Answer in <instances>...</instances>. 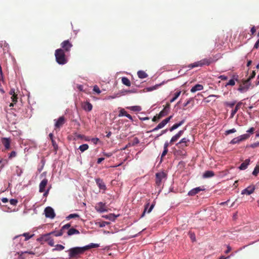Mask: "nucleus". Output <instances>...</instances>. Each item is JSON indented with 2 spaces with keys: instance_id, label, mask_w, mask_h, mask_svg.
I'll return each mask as SVG.
<instances>
[{
  "instance_id": "f257e3e1",
  "label": "nucleus",
  "mask_w": 259,
  "mask_h": 259,
  "mask_svg": "<svg viewBox=\"0 0 259 259\" xmlns=\"http://www.w3.org/2000/svg\"><path fill=\"white\" fill-rule=\"evenodd\" d=\"M99 247V244L91 243L83 247H75L67 250L70 259H77L85 251L92 248Z\"/></svg>"
},
{
  "instance_id": "f03ea898",
  "label": "nucleus",
  "mask_w": 259,
  "mask_h": 259,
  "mask_svg": "<svg viewBox=\"0 0 259 259\" xmlns=\"http://www.w3.org/2000/svg\"><path fill=\"white\" fill-rule=\"evenodd\" d=\"M55 56L56 62L60 65H64L68 62L65 52L62 49H58L55 51Z\"/></svg>"
},
{
  "instance_id": "7ed1b4c3",
  "label": "nucleus",
  "mask_w": 259,
  "mask_h": 259,
  "mask_svg": "<svg viewBox=\"0 0 259 259\" xmlns=\"http://www.w3.org/2000/svg\"><path fill=\"white\" fill-rule=\"evenodd\" d=\"M242 105V102H239L238 103H236V101L226 102L224 103V105L228 109V111L229 109H231V113H236Z\"/></svg>"
},
{
  "instance_id": "20e7f679",
  "label": "nucleus",
  "mask_w": 259,
  "mask_h": 259,
  "mask_svg": "<svg viewBox=\"0 0 259 259\" xmlns=\"http://www.w3.org/2000/svg\"><path fill=\"white\" fill-rule=\"evenodd\" d=\"M213 60L212 58H205L199 61L195 62L193 63L189 64L188 67L190 69H192L197 67H202L204 65H209L212 63Z\"/></svg>"
},
{
  "instance_id": "39448f33",
  "label": "nucleus",
  "mask_w": 259,
  "mask_h": 259,
  "mask_svg": "<svg viewBox=\"0 0 259 259\" xmlns=\"http://www.w3.org/2000/svg\"><path fill=\"white\" fill-rule=\"evenodd\" d=\"M54 232H52L41 235L40 237L37 239V240L40 242L41 244L44 242H48V244L51 246L54 245V242L53 239L51 237V234H54Z\"/></svg>"
},
{
  "instance_id": "423d86ee",
  "label": "nucleus",
  "mask_w": 259,
  "mask_h": 259,
  "mask_svg": "<svg viewBox=\"0 0 259 259\" xmlns=\"http://www.w3.org/2000/svg\"><path fill=\"white\" fill-rule=\"evenodd\" d=\"M61 46L64 52L67 53L70 51L73 45L69 40H65L61 44Z\"/></svg>"
},
{
  "instance_id": "0eeeda50",
  "label": "nucleus",
  "mask_w": 259,
  "mask_h": 259,
  "mask_svg": "<svg viewBox=\"0 0 259 259\" xmlns=\"http://www.w3.org/2000/svg\"><path fill=\"white\" fill-rule=\"evenodd\" d=\"M171 118H172V116H170L169 117L163 120L155 128H154L153 129H152V130H151L150 131L147 132V133L155 132L156 131H157L159 129L162 128L169 121V120H170V119Z\"/></svg>"
},
{
  "instance_id": "6e6552de",
  "label": "nucleus",
  "mask_w": 259,
  "mask_h": 259,
  "mask_svg": "<svg viewBox=\"0 0 259 259\" xmlns=\"http://www.w3.org/2000/svg\"><path fill=\"white\" fill-rule=\"evenodd\" d=\"M250 137L249 134H245L242 135H241L237 138H235L232 139L230 142L231 144H235L237 143H239L240 142L243 141L244 140H247Z\"/></svg>"
},
{
  "instance_id": "1a4fd4ad",
  "label": "nucleus",
  "mask_w": 259,
  "mask_h": 259,
  "mask_svg": "<svg viewBox=\"0 0 259 259\" xmlns=\"http://www.w3.org/2000/svg\"><path fill=\"white\" fill-rule=\"evenodd\" d=\"M33 236H34V234L30 235L29 233H25L23 234L22 235L16 236L14 238V243H17L18 242L20 241L21 240L22 236L25 237L24 240L27 241L28 239H29L30 238H31Z\"/></svg>"
},
{
  "instance_id": "9d476101",
  "label": "nucleus",
  "mask_w": 259,
  "mask_h": 259,
  "mask_svg": "<svg viewBox=\"0 0 259 259\" xmlns=\"http://www.w3.org/2000/svg\"><path fill=\"white\" fill-rule=\"evenodd\" d=\"M166 175L164 172H157L156 174V184L157 186H160L162 183V180L165 179Z\"/></svg>"
},
{
  "instance_id": "9b49d317",
  "label": "nucleus",
  "mask_w": 259,
  "mask_h": 259,
  "mask_svg": "<svg viewBox=\"0 0 259 259\" xmlns=\"http://www.w3.org/2000/svg\"><path fill=\"white\" fill-rule=\"evenodd\" d=\"M190 142V140L186 138H184L180 140L179 142H178L176 146L178 148L183 149L185 147H187L188 146V143Z\"/></svg>"
},
{
  "instance_id": "f8f14e48",
  "label": "nucleus",
  "mask_w": 259,
  "mask_h": 259,
  "mask_svg": "<svg viewBox=\"0 0 259 259\" xmlns=\"http://www.w3.org/2000/svg\"><path fill=\"white\" fill-rule=\"evenodd\" d=\"M45 213L47 218L54 219L55 217V213L54 212V210L50 206H48L45 208Z\"/></svg>"
},
{
  "instance_id": "ddd939ff",
  "label": "nucleus",
  "mask_w": 259,
  "mask_h": 259,
  "mask_svg": "<svg viewBox=\"0 0 259 259\" xmlns=\"http://www.w3.org/2000/svg\"><path fill=\"white\" fill-rule=\"evenodd\" d=\"M55 122V126L56 128H60L65 122V119L63 116H60L57 119H54Z\"/></svg>"
},
{
  "instance_id": "4468645a",
  "label": "nucleus",
  "mask_w": 259,
  "mask_h": 259,
  "mask_svg": "<svg viewBox=\"0 0 259 259\" xmlns=\"http://www.w3.org/2000/svg\"><path fill=\"white\" fill-rule=\"evenodd\" d=\"M250 86V83L249 82H247L246 80H245L243 81L242 84L239 85L238 90L240 92H245L249 89Z\"/></svg>"
},
{
  "instance_id": "2eb2a0df",
  "label": "nucleus",
  "mask_w": 259,
  "mask_h": 259,
  "mask_svg": "<svg viewBox=\"0 0 259 259\" xmlns=\"http://www.w3.org/2000/svg\"><path fill=\"white\" fill-rule=\"evenodd\" d=\"M95 209L97 211L100 212H103L107 210V206L105 204L102 202H99L96 204Z\"/></svg>"
},
{
  "instance_id": "dca6fc26",
  "label": "nucleus",
  "mask_w": 259,
  "mask_h": 259,
  "mask_svg": "<svg viewBox=\"0 0 259 259\" xmlns=\"http://www.w3.org/2000/svg\"><path fill=\"white\" fill-rule=\"evenodd\" d=\"M150 203L148 202L145 205V208L142 214L141 217H143L145 213L147 212L149 213L155 206V202H153L150 206Z\"/></svg>"
},
{
  "instance_id": "f3484780",
  "label": "nucleus",
  "mask_w": 259,
  "mask_h": 259,
  "mask_svg": "<svg viewBox=\"0 0 259 259\" xmlns=\"http://www.w3.org/2000/svg\"><path fill=\"white\" fill-rule=\"evenodd\" d=\"M194 104V98H191L187 101L186 103H185L183 105V109L186 110L188 108H192Z\"/></svg>"
},
{
  "instance_id": "a211bd4d",
  "label": "nucleus",
  "mask_w": 259,
  "mask_h": 259,
  "mask_svg": "<svg viewBox=\"0 0 259 259\" xmlns=\"http://www.w3.org/2000/svg\"><path fill=\"white\" fill-rule=\"evenodd\" d=\"M255 190V186L253 185H251L247 187L246 188L243 190L241 192V194L242 195H250L253 193Z\"/></svg>"
},
{
  "instance_id": "6ab92c4d",
  "label": "nucleus",
  "mask_w": 259,
  "mask_h": 259,
  "mask_svg": "<svg viewBox=\"0 0 259 259\" xmlns=\"http://www.w3.org/2000/svg\"><path fill=\"white\" fill-rule=\"evenodd\" d=\"M48 184V180L44 179L42 180L39 185V191L40 192H43L45 191V188Z\"/></svg>"
},
{
  "instance_id": "aec40b11",
  "label": "nucleus",
  "mask_w": 259,
  "mask_h": 259,
  "mask_svg": "<svg viewBox=\"0 0 259 259\" xmlns=\"http://www.w3.org/2000/svg\"><path fill=\"white\" fill-rule=\"evenodd\" d=\"M204 189L201 188L200 187L195 188L188 192V195L194 196L196 194H198L201 191L204 190Z\"/></svg>"
},
{
  "instance_id": "412c9836",
  "label": "nucleus",
  "mask_w": 259,
  "mask_h": 259,
  "mask_svg": "<svg viewBox=\"0 0 259 259\" xmlns=\"http://www.w3.org/2000/svg\"><path fill=\"white\" fill-rule=\"evenodd\" d=\"M82 107L85 111L89 112L92 109L93 106L90 103L85 102L82 104Z\"/></svg>"
},
{
  "instance_id": "4be33fe9",
  "label": "nucleus",
  "mask_w": 259,
  "mask_h": 259,
  "mask_svg": "<svg viewBox=\"0 0 259 259\" xmlns=\"http://www.w3.org/2000/svg\"><path fill=\"white\" fill-rule=\"evenodd\" d=\"M203 89V86L200 84H197L192 87L190 90L191 93H195L197 91H201Z\"/></svg>"
},
{
  "instance_id": "5701e85b",
  "label": "nucleus",
  "mask_w": 259,
  "mask_h": 259,
  "mask_svg": "<svg viewBox=\"0 0 259 259\" xmlns=\"http://www.w3.org/2000/svg\"><path fill=\"white\" fill-rule=\"evenodd\" d=\"M185 121V119H182L181 121H180V122H179L178 123H175L170 128H169V131L170 132H172L174 130L177 129V128H178L179 126H180L181 125H182Z\"/></svg>"
},
{
  "instance_id": "b1692460",
  "label": "nucleus",
  "mask_w": 259,
  "mask_h": 259,
  "mask_svg": "<svg viewBox=\"0 0 259 259\" xmlns=\"http://www.w3.org/2000/svg\"><path fill=\"white\" fill-rule=\"evenodd\" d=\"M96 183L100 189L105 190L106 186L103 181L100 179H97L96 180Z\"/></svg>"
},
{
  "instance_id": "393cba45",
  "label": "nucleus",
  "mask_w": 259,
  "mask_h": 259,
  "mask_svg": "<svg viewBox=\"0 0 259 259\" xmlns=\"http://www.w3.org/2000/svg\"><path fill=\"white\" fill-rule=\"evenodd\" d=\"M2 143L6 149L10 147V141L8 138H4L2 139Z\"/></svg>"
},
{
  "instance_id": "a878e982",
  "label": "nucleus",
  "mask_w": 259,
  "mask_h": 259,
  "mask_svg": "<svg viewBox=\"0 0 259 259\" xmlns=\"http://www.w3.org/2000/svg\"><path fill=\"white\" fill-rule=\"evenodd\" d=\"M249 162H250L249 159H246L243 163H242L241 164L240 166H239L240 169H241V170L245 169L247 167V166L249 164Z\"/></svg>"
},
{
  "instance_id": "bb28decb",
  "label": "nucleus",
  "mask_w": 259,
  "mask_h": 259,
  "mask_svg": "<svg viewBox=\"0 0 259 259\" xmlns=\"http://www.w3.org/2000/svg\"><path fill=\"white\" fill-rule=\"evenodd\" d=\"M0 47L3 48V49L5 52H8L9 51V46L6 41H2L0 42Z\"/></svg>"
},
{
  "instance_id": "cd10ccee",
  "label": "nucleus",
  "mask_w": 259,
  "mask_h": 259,
  "mask_svg": "<svg viewBox=\"0 0 259 259\" xmlns=\"http://www.w3.org/2000/svg\"><path fill=\"white\" fill-rule=\"evenodd\" d=\"M79 234V231L76 229L73 228L69 229L67 232V235L68 236H71V235H72L74 234Z\"/></svg>"
},
{
  "instance_id": "c85d7f7f",
  "label": "nucleus",
  "mask_w": 259,
  "mask_h": 259,
  "mask_svg": "<svg viewBox=\"0 0 259 259\" xmlns=\"http://www.w3.org/2000/svg\"><path fill=\"white\" fill-rule=\"evenodd\" d=\"M126 108L130 109L131 111L133 112H139L142 110V108L140 106L127 107Z\"/></svg>"
},
{
  "instance_id": "c756f323",
  "label": "nucleus",
  "mask_w": 259,
  "mask_h": 259,
  "mask_svg": "<svg viewBox=\"0 0 259 259\" xmlns=\"http://www.w3.org/2000/svg\"><path fill=\"white\" fill-rule=\"evenodd\" d=\"M170 111V103H167L164 108L159 113H167Z\"/></svg>"
},
{
  "instance_id": "7c9ffc66",
  "label": "nucleus",
  "mask_w": 259,
  "mask_h": 259,
  "mask_svg": "<svg viewBox=\"0 0 259 259\" xmlns=\"http://www.w3.org/2000/svg\"><path fill=\"white\" fill-rule=\"evenodd\" d=\"M214 175V172L211 170L206 171L203 175V178H208L213 177Z\"/></svg>"
},
{
  "instance_id": "2f4dec72",
  "label": "nucleus",
  "mask_w": 259,
  "mask_h": 259,
  "mask_svg": "<svg viewBox=\"0 0 259 259\" xmlns=\"http://www.w3.org/2000/svg\"><path fill=\"white\" fill-rule=\"evenodd\" d=\"M121 82L123 84L127 87H130L131 84L130 80L126 77H122Z\"/></svg>"
},
{
  "instance_id": "473e14b6",
  "label": "nucleus",
  "mask_w": 259,
  "mask_h": 259,
  "mask_svg": "<svg viewBox=\"0 0 259 259\" xmlns=\"http://www.w3.org/2000/svg\"><path fill=\"white\" fill-rule=\"evenodd\" d=\"M138 77L140 78H145L148 76L147 74L144 71L140 70L137 73Z\"/></svg>"
},
{
  "instance_id": "72a5a7b5",
  "label": "nucleus",
  "mask_w": 259,
  "mask_h": 259,
  "mask_svg": "<svg viewBox=\"0 0 259 259\" xmlns=\"http://www.w3.org/2000/svg\"><path fill=\"white\" fill-rule=\"evenodd\" d=\"M89 148V145L87 144H84L81 145H80L79 147V149L81 152H83L85 151V150H88Z\"/></svg>"
},
{
  "instance_id": "f704fd0d",
  "label": "nucleus",
  "mask_w": 259,
  "mask_h": 259,
  "mask_svg": "<svg viewBox=\"0 0 259 259\" xmlns=\"http://www.w3.org/2000/svg\"><path fill=\"white\" fill-rule=\"evenodd\" d=\"M64 248H65L64 246L62 245L57 244L55 246V248L53 249V251H54L55 250H57V251L62 250L64 249Z\"/></svg>"
},
{
  "instance_id": "c9c22d12",
  "label": "nucleus",
  "mask_w": 259,
  "mask_h": 259,
  "mask_svg": "<svg viewBox=\"0 0 259 259\" xmlns=\"http://www.w3.org/2000/svg\"><path fill=\"white\" fill-rule=\"evenodd\" d=\"M164 114H157V115L153 117L152 118V121L154 122H156L159 121L164 115Z\"/></svg>"
},
{
  "instance_id": "e433bc0d",
  "label": "nucleus",
  "mask_w": 259,
  "mask_h": 259,
  "mask_svg": "<svg viewBox=\"0 0 259 259\" xmlns=\"http://www.w3.org/2000/svg\"><path fill=\"white\" fill-rule=\"evenodd\" d=\"M180 137L177 135H175L174 136L170 141V143L171 144L174 143V142H176Z\"/></svg>"
},
{
  "instance_id": "4c0bfd02",
  "label": "nucleus",
  "mask_w": 259,
  "mask_h": 259,
  "mask_svg": "<svg viewBox=\"0 0 259 259\" xmlns=\"http://www.w3.org/2000/svg\"><path fill=\"white\" fill-rule=\"evenodd\" d=\"M75 218H79V215L78 214L76 213H71L67 217V219L68 220Z\"/></svg>"
},
{
  "instance_id": "58836bf2",
  "label": "nucleus",
  "mask_w": 259,
  "mask_h": 259,
  "mask_svg": "<svg viewBox=\"0 0 259 259\" xmlns=\"http://www.w3.org/2000/svg\"><path fill=\"white\" fill-rule=\"evenodd\" d=\"M159 84H156L154 86L149 87L146 88V90L148 92L152 91L154 90L157 89V88L159 86Z\"/></svg>"
},
{
  "instance_id": "ea45409f",
  "label": "nucleus",
  "mask_w": 259,
  "mask_h": 259,
  "mask_svg": "<svg viewBox=\"0 0 259 259\" xmlns=\"http://www.w3.org/2000/svg\"><path fill=\"white\" fill-rule=\"evenodd\" d=\"M259 173V166H256L252 172V175L254 176H257Z\"/></svg>"
},
{
  "instance_id": "a19ab883",
  "label": "nucleus",
  "mask_w": 259,
  "mask_h": 259,
  "mask_svg": "<svg viewBox=\"0 0 259 259\" xmlns=\"http://www.w3.org/2000/svg\"><path fill=\"white\" fill-rule=\"evenodd\" d=\"M255 74H256V73H255V71H253L252 72V73H251V75H250V76L249 77V78H248L247 79H246V81H247V82H250V80L251 79L255 77Z\"/></svg>"
},
{
  "instance_id": "79ce46f5",
  "label": "nucleus",
  "mask_w": 259,
  "mask_h": 259,
  "mask_svg": "<svg viewBox=\"0 0 259 259\" xmlns=\"http://www.w3.org/2000/svg\"><path fill=\"white\" fill-rule=\"evenodd\" d=\"M51 142H52V145L54 147L55 151H57L58 147V145H57L56 142H55V141L54 139H52Z\"/></svg>"
},
{
  "instance_id": "37998d69",
  "label": "nucleus",
  "mask_w": 259,
  "mask_h": 259,
  "mask_svg": "<svg viewBox=\"0 0 259 259\" xmlns=\"http://www.w3.org/2000/svg\"><path fill=\"white\" fill-rule=\"evenodd\" d=\"M10 204L13 206H16L18 203V200L16 199H11L10 200Z\"/></svg>"
},
{
  "instance_id": "c03bdc74",
  "label": "nucleus",
  "mask_w": 259,
  "mask_h": 259,
  "mask_svg": "<svg viewBox=\"0 0 259 259\" xmlns=\"http://www.w3.org/2000/svg\"><path fill=\"white\" fill-rule=\"evenodd\" d=\"M235 84V80L233 79H231L229 80V81L226 84V86L227 85H231L233 86Z\"/></svg>"
},
{
  "instance_id": "a18cd8bd",
  "label": "nucleus",
  "mask_w": 259,
  "mask_h": 259,
  "mask_svg": "<svg viewBox=\"0 0 259 259\" xmlns=\"http://www.w3.org/2000/svg\"><path fill=\"white\" fill-rule=\"evenodd\" d=\"M236 132V130L235 128H232L231 130H227V131H226L225 134H226V135H228L230 134L234 133Z\"/></svg>"
},
{
  "instance_id": "49530a36",
  "label": "nucleus",
  "mask_w": 259,
  "mask_h": 259,
  "mask_svg": "<svg viewBox=\"0 0 259 259\" xmlns=\"http://www.w3.org/2000/svg\"><path fill=\"white\" fill-rule=\"evenodd\" d=\"M93 91L97 93L98 94H99L101 93V91L97 85L94 87Z\"/></svg>"
},
{
  "instance_id": "de8ad7c7",
  "label": "nucleus",
  "mask_w": 259,
  "mask_h": 259,
  "mask_svg": "<svg viewBox=\"0 0 259 259\" xmlns=\"http://www.w3.org/2000/svg\"><path fill=\"white\" fill-rule=\"evenodd\" d=\"M12 101L13 103H16L17 102V94H15L14 96H12L11 97Z\"/></svg>"
},
{
  "instance_id": "09e8293b",
  "label": "nucleus",
  "mask_w": 259,
  "mask_h": 259,
  "mask_svg": "<svg viewBox=\"0 0 259 259\" xmlns=\"http://www.w3.org/2000/svg\"><path fill=\"white\" fill-rule=\"evenodd\" d=\"M63 229H61L57 233H55L54 234H55V236H62L63 234Z\"/></svg>"
},
{
  "instance_id": "8fccbe9b",
  "label": "nucleus",
  "mask_w": 259,
  "mask_h": 259,
  "mask_svg": "<svg viewBox=\"0 0 259 259\" xmlns=\"http://www.w3.org/2000/svg\"><path fill=\"white\" fill-rule=\"evenodd\" d=\"M181 93V91H178L174 94V97L175 98L176 100L180 96Z\"/></svg>"
},
{
  "instance_id": "3c124183",
  "label": "nucleus",
  "mask_w": 259,
  "mask_h": 259,
  "mask_svg": "<svg viewBox=\"0 0 259 259\" xmlns=\"http://www.w3.org/2000/svg\"><path fill=\"white\" fill-rule=\"evenodd\" d=\"M167 152H168V149H164V150L162 153L161 156V158L162 159L163 157H164L166 155Z\"/></svg>"
},
{
  "instance_id": "603ef678",
  "label": "nucleus",
  "mask_w": 259,
  "mask_h": 259,
  "mask_svg": "<svg viewBox=\"0 0 259 259\" xmlns=\"http://www.w3.org/2000/svg\"><path fill=\"white\" fill-rule=\"evenodd\" d=\"M70 226H71V225L70 224H67L64 225L62 227L61 229H63V231L65 229H69L70 228Z\"/></svg>"
},
{
  "instance_id": "864d4df0",
  "label": "nucleus",
  "mask_w": 259,
  "mask_h": 259,
  "mask_svg": "<svg viewBox=\"0 0 259 259\" xmlns=\"http://www.w3.org/2000/svg\"><path fill=\"white\" fill-rule=\"evenodd\" d=\"M16 156V153L15 151H12L9 155V158H12L15 157Z\"/></svg>"
},
{
  "instance_id": "5fc2aeb1",
  "label": "nucleus",
  "mask_w": 259,
  "mask_h": 259,
  "mask_svg": "<svg viewBox=\"0 0 259 259\" xmlns=\"http://www.w3.org/2000/svg\"><path fill=\"white\" fill-rule=\"evenodd\" d=\"M255 131V128L253 127L250 128L247 131V132L249 134H252Z\"/></svg>"
},
{
  "instance_id": "6e6d98bb",
  "label": "nucleus",
  "mask_w": 259,
  "mask_h": 259,
  "mask_svg": "<svg viewBox=\"0 0 259 259\" xmlns=\"http://www.w3.org/2000/svg\"><path fill=\"white\" fill-rule=\"evenodd\" d=\"M219 78H220L222 80H226L228 79V77L224 75H222L219 76Z\"/></svg>"
},
{
  "instance_id": "4d7b16f0",
  "label": "nucleus",
  "mask_w": 259,
  "mask_h": 259,
  "mask_svg": "<svg viewBox=\"0 0 259 259\" xmlns=\"http://www.w3.org/2000/svg\"><path fill=\"white\" fill-rule=\"evenodd\" d=\"M177 153L181 155L186 156V152L183 150H179Z\"/></svg>"
},
{
  "instance_id": "13d9d810",
  "label": "nucleus",
  "mask_w": 259,
  "mask_h": 259,
  "mask_svg": "<svg viewBox=\"0 0 259 259\" xmlns=\"http://www.w3.org/2000/svg\"><path fill=\"white\" fill-rule=\"evenodd\" d=\"M118 115H119V116H125L126 117H127L129 119H130L131 120H133V117H132V116H131V114H118Z\"/></svg>"
},
{
  "instance_id": "bf43d9fd",
  "label": "nucleus",
  "mask_w": 259,
  "mask_h": 259,
  "mask_svg": "<svg viewBox=\"0 0 259 259\" xmlns=\"http://www.w3.org/2000/svg\"><path fill=\"white\" fill-rule=\"evenodd\" d=\"M99 139L97 138H93L92 139V142L95 144H97V143L99 142Z\"/></svg>"
},
{
  "instance_id": "052dcab7",
  "label": "nucleus",
  "mask_w": 259,
  "mask_h": 259,
  "mask_svg": "<svg viewBox=\"0 0 259 259\" xmlns=\"http://www.w3.org/2000/svg\"><path fill=\"white\" fill-rule=\"evenodd\" d=\"M186 128H185L184 130H181L177 134L180 137H181V136L183 134L184 132V131L186 130Z\"/></svg>"
},
{
  "instance_id": "680f3d73",
  "label": "nucleus",
  "mask_w": 259,
  "mask_h": 259,
  "mask_svg": "<svg viewBox=\"0 0 259 259\" xmlns=\"http://www.w3.org/2000/svg\"><path fill=\"white\" fill-rule=\"evenodd\" d=\"M167 132V130H162L161 131V133L160 134L157 135L156 137H155V139L156 138H158L159 137L161 136V135H162L163 134H165L166 132Z\"/></svg>"
},
{
  "instance_id": "e2e57ef3",
  "label": "nucleus",
  "mask_w": 259,
  "mask_h": 259,
  "mask_svg": "<svg viewBox=\"0 0 259 259\" xmlns=\"http://www.w3.org/2000/svg\"><path fill=\"white\" fill-rule=\"evenodd\" d=\"M75 137L77 139H82V138L83 137V135L78 134L77 133L75 134Z\"/></svg>"
},
{
  "instance_id": "0e129e2a",
  "label": "nucleus",
  "mask_w": 259,
  "mask_h": 259,
  "mask_svg": "<svg viewBox=\"0 0 259 259\" xmlns=\"http://www.w3.org/2000/svg\"><path fill=\"white\" fill-rule=\"evenodd\" d=\"M259 47V39L257 40V41L254 44V49H257Z\"/></svg>"
},
{
  "instance_id": "69168bd1",
  "label": "nucleus",
  "mask_w": 259,
  "mask_h": 259,
  "mask_svg": "<svg viewBox=\"0 0 259 259\" xmlns=\"http://www.w3.org/2000/svg\"><path fill=\"white\" fill-rule=\"evenodd\" d=\"M9 94L12 96H14V95H15L16 93L15 92V89H11L10 91Z\"/></svg>"
},
{
  "instance_id": "338daca9",
  "label": "nucleus",
  "mask_w": 259,
  "mask_h": 259,
  "mask_svg": "<svg viewBox=\"0 0 259 259\" xmlns=\"http://www.w3.org/2000/svg\"><path fill=\"white\" fill-rule=\"evenodd\" d=\"M259 146V142L257 143H254L251 145V147L252 148H255Z\"/></svg>"
},
{
  "instance_id": "774afa93",
  "label": "nucleus",
  "mask_w": 259,
  "mask_h": 259,
  "mask_svg": "<svg viewBox=\"0 0 259 259\" xmlns=\"http://www.w3.org/2000/svg\"><path fill=\"white\" fill-rule=\"evenodd\" d=\"M169 144H170V142H166L164 144V149H168Z\"/></svg>"
}]
</instances>
